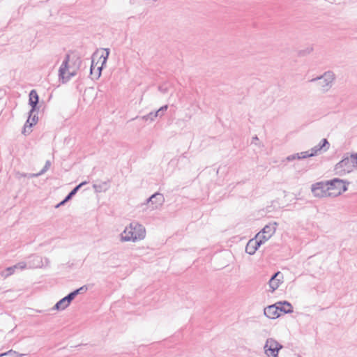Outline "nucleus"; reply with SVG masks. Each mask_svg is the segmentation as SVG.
Masks as SVG:
<instances>
[{
    "instance_id": "34",
    "label": "nucleus",
    "mask_w": 357,
    "mask_h": 357,
    "mask_svg": "<svg viewBox=\"0 0 357 357\" xmlns=\"http://www.w3.org/2000/svg\"><path fill=\"white\" fill-rule=\"evenodd\" d=\"M45 265H47L49 264V260L48 259L45 258Z\"/></svg>"
},
{
    "instance_id": "12",
    "label": "nucleus",
    "mask_w": 357,
    "mask_h": 357,
    "mask_svg": "<svg viewBox=\"0 0 357 357\" xmlns=\"http://www.w3.org/2000/svg\"><path fill=\"white\" fill-rule=\"evenodd\" d=\"M283 275L280 272L275 273L269 280V287L271 289V291L273 292L276 290L280 284L282 282Z\"/></svg>"
},
{
    "instance_id": "19",
    "label": "nucleus",
    "mask_w": 357,
    "mask_h": 357,
    "mask_svg": "<svg viewBox=\"0 0 357 357\" xmlns=\"http://www.w3.org/2000/svg\"><path fill=\"white\" fill-rule=\"evenodd\" d=\"M37 121L38 117L36 116V115H33V116L32 115H29V119H27L24 126V130L22 132L24 134L29 133L31 132V127L37 123Z\"/></svg>"
},
{
    "instance_id": "20",
    "label": "nucleus",
    "mask_w": 357,
    "mask_h": 357,
    "mask_svg": "<svg viewBox=\"0 0 357 357\" xmlns=\"http://www.w3.org/2000/svg\"><path fill=\"white\" fill-rule=\"evenodd\" d=\"M37 121L38 117L36 116V115H33V116L32 115H29V119H27L24 126V130L22 132L24 134L29 133L31 132V127L37 123Z\"/></svg>"
},
{
    "instance_id": "9",
    "label": "nucleus",
    "mask_w": 357,
    "mask_h": 357,
    "mask_svg": "<svg viewBox=\"0 0 357 357\" xmlns=\"http://www.w3.org/2000/svg\"><path fill=\"white\" fill-rule=\"evenodd\" d=\"M328 186V181L316 183L312 185V192L317 197H331Z\"/></svg>"
},
{
    "instance_id": "7",
    "label": "nucleus",
    "mask_w": 357,
    "mask_h": 357,
    "mask_svg": "<svg viewBox=\"0 0 357 357\" xmlns=\"http://www.w3.org/2000/svg\"><path fill=\"white\" fill-rule=\"evenodd\" d=\"M282 345L273 338H268L264 347V353L268 357H278L279 351Z\"/></svg>"
},
{
    "instance_id": "30",
    "label": "nucleus",
    "mask_w": 357,
    "mask_h": 357,
    "mask_svg": "<svg viewBox=\"0 0 357 357\" xmlns=\"http://www.w3.org/2000/svg\"><path fill=\"white\" fill-rule=\"evenodd\" d=\"M168 108V106L166 105H164L162 107H161L160 109H159V112H165Z\"/></svg>"
},
{
    "instance_id": "18",
    "label": "nucleus",
    "mask_w": 357,
    "mask_h": 357,
    "mask_svg": "<svg viewBox=\"0 0 357 357\" xmlns=\"http://www.w3.org/2000/svg\"><path fill=\"white\" fill-rule=\"evenodd\" d=\"M278 312L287 314L293 312V307L291 303L287 301L278 302Z\"/></svg>"
},
{
    "instance_id": "31",
    "label": "nucleus",
    "mask_w": 357,
    "mask_h": 357,
    "mask_svg": "<svg viewBox=\"0 0 357 357\" xmlns=\"http://www.w3.org/2000/svg\"><path fill=\"white\" fill-rule=\"evenodd\" d=\"M68 201H65V199L61 202L60 203H59L56 206V208H59L61 206L63 205L66 202H67Z\"/></svg>"
},
{
    "instance_id": "4",
    "label": "nucleus",
    "mask_w": 357,
    "mask_h": 357,
    "mask_svg": "<svg viewBox=\"0 0 357 357\" xmlns=\"http://www.w3.org/2000/svg\"><path fill=\"white\" fill-rule=\"evenodd\" d=\"M335 79V75L331 71H327L322 75L313 78L310 80L312 82H317L319 89L323 92L326 93L329 91L332 87L333 83Z\"/></svg>"
},
{
    "instance_id": "14",
    "label": "nucleus",
    "mask_w": 357,
    "mask_h": 357,
    "mask_svg": "<svg viewBox=\"0 0 357 357\" xmlns=\"http://www.w3.org/2000/svg\"><path fill=\"white\" fill-rule=\"evenodd\" d=\"M27 262L29 268H38L44 266L42 257L38 255L30 256Z\"/></svg>"
},
{
    "instance_id": "25",
    "label": "nucleus",
    "mask_w": 357,
    "mask_h": 357,
    "mask_svg": "<svg viewBox=\"0 0 357 357\" xmlns=\"http://www.w3.org/2000/svg\"><path fill=\"white\" fill-rule=\"evenodd\" d=\"M50 165H51V162L49 160L46 161L45 165L44 167L42 169V170L37 174H31L30 177H37V176H39L43 174L45 172H46L49 169Z\"/></svg>"
},
{
    "instance_id": "3",
    "label": "nucleus",
    "mask_w": 357,
    "mask_h": 357,
    "mask_svg": "<svg viewBox=\"0 0 357 357\" xmlns=\"http://www.w3.org/2000/svg\"><path fill=\"white\" fill-rule=\"evenodd\" d=\"M109 54V49H103L102 54L99 56L97 62H95V58L98 56V53L96 52L92 57L91 65V74L93 75L96 78H99L101 75V70L103 66L106 64L108 56Z\"/></svg>"
},
{
    "instance_id": "5",
    "label": "nucleus",
    "mask_w": 357,
    "mask_h": 357,
    "mask_svg": "<svg viewBox=\"0 0 357 357\" xmlns=\"http://www.w3.org/2000/svg\"><path fill=\"white\" fill-rule=\"evenodd\" d=\"M328 189L331 197H337L347 190L345 182L340 178H334L328 181Z\"/></svg>"
},
{
    "instance_id": "23",
    "label": "nucleus",
    "mask_w": 357,
    "mask_h": 357,
    "mask_svg": "<svg viewBox=\"0 0 357 357\" xmlns=\"http://www.w3.org/2000/svg\"><path fill=\"white\" fill-rule=\"evenodd\" d=\"M22 356L23 354L13 350H9L7 352L0 354V357H22Z\"/></svg>"
},
{
    "instance_id": "21",
    "label": "nucleus",
    "mask_w": 357,
    "mask_h": 357,
    "mask_svg": "<svg viewBox=\"0 0 357 357\" xmlns=\"http://www.w3.org/2000/svg\"><path fill=\"white\" fill-rule=\"evenodd\" d=\"M69 303L67 302L65 298H63L59 301H58L54 306L53 307V310H63L69 306Z\"/></svg>"
},
{
    "instance_id": "13",
    "label": "nucleus",
    "mask_w": 357,
    "mask_h": 357,
    "mask_svg": "<svg viewBox=\"0 0 357 357\" xmlns=\"http://www.w3.org/2000/svg\"><path fill=\"white\" fill-rule=\"evenodd\" d=\"M278 307L277 303L265 307L264 310V315L268 318L273 319L279 317L280 316V313L278 312Z\"/></svg>"
},
{
    "instance_id": "27",
    "label": "nucleus",
    "mask_w": 357,
    "mask_h": 357,
    "mask_svg": "<svg viewBox=\"0 0 357 357\" xmlns=\"http://www.w3.org/2000/svg\"><path fill=\"white\" fill-rule=\"evenodd\" d=\"M13 266H14L15 269L23 270L26 268H28V262L20 261V262L17 263V264L14 265Z\"/></svg>"
},
{
    "instance_id": "29",
    "label": "nucleus",
    "mask_w": 357,
    "mask_h": 357,
    "mask_svg": "<svg viewBox=\"0 0 357 357\" xmlns=\"http://www.w3.org/2000/svg\"><path fill=\"white\" fill-rule=\"evenodd\" d=\"M76 296V294L73 291L64 298L66 299L67 302H68L70 305L71 301L75 298Z\"/></svg>"
},
{
    "instance_id": "32",
    "label": "nucleus",
    "mask_w": 357,
    "mask_h": 357,
    "mask_svg": "<svg viewBox=\"0 0 357 357\" xmlns=\"http://www.w3.org/2000/svg\"><path fill=\"white\" fill-rule=\"evenodd\" d=\"M159 89L162 93H166V89H164L162 86L159 87Z\"/></svg>"
},
{
    "instance_id": "17",
    "label": "nucleus",
    "mask_w": 357,
    "mask_h": 357,
    "mask_svg": "<svg viewBox=\"0 0 357 357\" xmlns=\"http://www.w3.org/2000/svg\"><path fill=\"white\" fill-rule=\"evenodd\" d=\"M312 157L311 155H310V153L308 151H302V152H300V153H295V154H292V155H288L284 160H287V161H293L296 159L297 160H301V159H305V158H310Z\"/></svg>"
},
{
    "instance_id": "11",
    "label": "nucleus",
    "mask_w": 357,
    "mask_h": 357,
    "mask_svg": "<svg viewBox=\"0 0 357 357\" xmlns=\"http://www.w3.org/2000/svg\"><path fill=\"white\" fill-rule=\"evenodd\" d=\"M329 149V143L326 139H323L319 144L309 150L312 157L326 152Z\"/></svg>"
},
{
    "instance_id": "28",
    "label": "nucleus",
    "mask_w": 357,
    "mask_h": 357,
    "mask_svg": "<svg viewBox=\"0 0 357 357\" xmlns=\"http://www.w3.org/2000/svg\"><path fill=\"white\" fill-rule=\"evenodd\" d=\"M88 290V287L86 285H84L81 287H79V289H76L74 291V292L76 294V295L77 296L78 294H84L85 293L86 291Z\"/></svg>"
},
{
    "instance_id": "16",
    "label": "nucleus",
    "mask_w": 357,
    "mask_h": 357,
    "mask_svg": "<svg viewBox=\"0 0 357 357\" xmlns=\"http://www.w3.org/2000/svg\"><path fill=\"white\" fill-rule=\"evenodd\" d=\"M29 104L31 105L30 116L36 111L38 103V95L36 90L33 89L29 93Z\"/></svg>"
},
{
    "instance_id": "6",
    "label": "nucleus",
    "mask_w": 357,
    "mask_h": 357,
    "mask_svg": "<svg viewBox=\"0 0 357 357\" xmlns=\"http://www.w3.org/2000/svg\"><path fill=\"white\" fill-rule=\"evenodd\" d=\"M165 202V197L162 194L159 192H155L152 195L149 199H147L146 202L143 204L142 206H145L143 209H149L150 211H153L159 208Z\"/></svg>"
},
{
    "instance_id": "33",
    "label": "nucleus",
    "mask_w": 357,
    "mask_h": 357,
    "mask_svg": "<svg viewBox=\"0 0 357 357\" xmlns=\"http://www.w3.org/2000/svg\"><path fill=\"white\" fill-rule=\"evenodd\" d=\"M156 112H158L159 113L158 114V116H163V112H159V109H158Z\"/></svg>"
},
{
    "instance_id": "35",
    "label": "nucleus",
    "mask_w": 357,
    "mask_h": 357,
    "mask_svg": "<svg viewBox=\"0 0 357 357\" xmlns=\"http://www.w3.org/2000/svg\"><path fill=\"white\" fill-rule=\"evenodd\" d=\"M253 139L254 140H257V139H258V138H257V137H255L253 138Z\"/></svg>"
},
{
    "instance_id": "24",
    "label": "nucleus",
    "mask_w": 357,
    "mask_h": 357,
    "mask_svg": "<svg viewBox=\"0 0 357 357\" xmlns=\"http://www.w3.org/2000/svg\"><path fill=\"white\" fill-rule=\"evenodd\" d=\"M158 113H159L158 112H151L149 113L148 114L143 116L142 117V119L144 121L149 120L151 121H153L158 117Z\"/></svg>"
},
{
    "instance_id": "1",
    "label": "nucleus",
    "mask_w": 357,
    "mask_h": 357,
    "mask_svg": "<svg viewBox=\"0 0 357 357\" xmlns=\"http://www.w3.org/2000/svg\"><path fill=\"white\" fill-rule=\"evenodd\" d=\"M146 231L144 226L137 221L131 222L120 234L121 242H137L146 238Z\"/></svg>"
},
{
    "instance_id": "10",
    "label": "nucleus",
    "mask_w": 357,
    "mask_h": 357,
    "mask_svg": "<svg viewBox=\"0 0 357 357\" xmlns=\"http://www.w3.org/2000/svg\"><path fill=\"white\" fill-rule=\"evenodd\" d=\"M69 59H70L69 55H66L64 61H63L62 64L61 65V66L59 68V77L63 81L68 80L71 77H73L75 75V70L71 71L68 66Z\"/></svg>"
},
{
    "instance_id": "8",
    "label": "nucleus",
    "mask_w": 357,
    "mask_h": 357,
    "mask_svg": "<svg viewBox=\"0 0 357 357\" xmlns=\"http://www.w3.org/2000/svg\"><path fill=\"white\" fill-rule=\"evenodd\" d=\"M277 225V222L266 225L262 230L255 236L256 238L261 241L262 244L264 243L275 234Z\"/></svg>"
},
{
    "instance_id": "22",
    "label": "nucleus",
    "mask_w": 357,
    "mask_h": 357,
    "mask_svg": "<svg viewBox=\"0 0 357 357\" xmlns=\"http://www.w3.org/2000/svg\"><path fill=\"white\" fill-rule=\"evenodd\" d=\"M87 183V181H83L77 185L75 188H73L70 192L66 197L65 201H69L79 190V189Z\"/></svg>"
},
{
    "instance_id": "26",
    "label": "nucleus",
    "mask_w": 357,
    "mask_h": 357,
    "mask_svg": "<svg viewBox=\"0 0 357 357\" xmlns=\"http://www.w3.org/2000/svg\"><path fill=\"white\" fill-rule=\"evenodd\" d=\"M15 268L14 266H10V267H8L7 268H6L4 271H3L1 273V275L4 278H8V276L11 275L12 274H13V273L15 272Z\"/></svg>"
},
{
    "instance_id": "15",
    "label": "nucleus",
    "mask_w": 357,
    "mask_h": 357,
    "mask_svg": "<svg viewBox=\"0 0 357 357\" xmlns=\"http://www.w3.org/2000/svg\"><path fill=\"white\" fill-rule=\"evenodd\" d=\"M261 244V241L257 239L256 237L250 239L246 245L245 252L250 255H254Z\"/></svg>"
},
{
    "instance_id": "2",
    "label": "nucleus",
    "mask_w": 357,
    "mask_h": 357,
    "mask_svg": "<svg viewBox=\"0 0 357 357\" xmlns=\"http://www.w3.org/2000/svg\"><path fill=\"white\" fill-rule=\"evenodd\" d=\"M357 167V153L345 154L342 160L335 166L337 174L344 176L353 172Z\"/></svg>"
}]
</instances>
